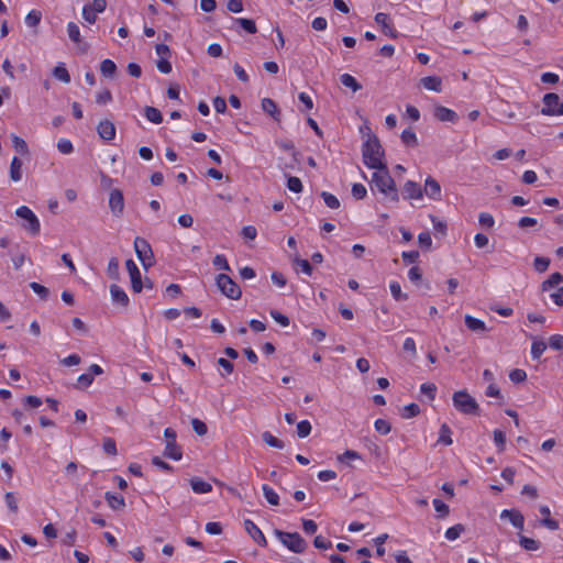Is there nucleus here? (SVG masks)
<instances>
[{
  "label": "nucleus",
  "mask_w": 563,
  "mask_h": 563,
  "mask_svg": "<svg viewBox=\"0 0 563 563\" xmlns=\"http://www.w3.org/2000/svg\"><path fill=\"white\" fill-rule=\"evenodd\" d=\"M363 163L371 169H382L384 151L377 136H369L362 146Z\"/></svg>",
  "instance_id": "nucleus-1"
},
{
  "label": "nucleus",
  "mask_w": 563,
  "mask_h": 563,
  "mask_svg": "<svg viewBox=\"0 0 563 563\" xmlns=\"http://www.w3.org/2000/svg\"><path fill=\"white\" fill-rule=\"evenodd\" d=\"M372 183L377 190L384 194L390 201L395 203L399 201V194L395 180L390 176L386 164L382 169H376V172L373 173Z\"/></svg>",
  "instance_id": "nucleus-2"
},
{
  "label": "nucleus",
  "mask_w": 563,
  "mask_h": 563,
  "mask_svg": "<svg viewBox=\"0 0 563 563\" xmlns=\"http://www.w3.org/2000/svg\"><path fill=\"white\" fill-rule=\"evenodd\" d=\"M275 537L294 553H303L307 548V541L298 532H285L279 529L274 530Z\"/></svg>",
  "instance_id": "nucleus-3"
},
{
  "label": "nucleus",
  "mask_w": 563,
  "mask_h": 563,
  "mask_svg": "<svg viewBox=\"0 0 563 563\" xmlns=\"http://www.w3.org/2000/svg\"><path fill=\"white\" fill-rule=\"evenodd\" d=\"M453 406L464 415H478L479 406L466 390H459L453 394Z\"/></svg>",
  "instance_id": "nucleus-4"
},
{
  "label": "nucleus",
  "mask_w": 563,
  "mask_h": 563,
  "mask_svg": "<svg viewBox=\"0 0 563 563\" xmlns=\"http://www.w3.org/2000/svg\"><path fill=\"white\" fill-rule=\"evenodd\" d=\"M15 214L24 220L22 228L31 235H37L41 230V223L35 213L26 206H21L15 210Z\"/></svg>",
  "instance_id": "nucleus-5"
},
{
  "label": "nucleus",
  "mask_w": 563,
  "mask_h": 563,
  "mask_svg": "<svg viewBox=\"0 0 563 563\" xmlns=\"http://www.w3.org/2000/svg\"><path fill=\"white\" fill-rule=\"evenodd\" d=\"M134 251L136 253L137 258L144 266V268H148L154 264V254L150 243L143 238H135L134 240Z\"/></svg>",
  "instance_id": "nucleus-6"
},
{
  "label": "nucleus",
  "mask_w": 563,
  "mask_h": 563,
  "mask_svg": "<svg viewBox=\"0 0 563 563\" xmlns=\"http://www.w3.org/2000/svg\"><path fill=\"white\" fill-rule=\"evenodd\" d=\"M217 286L220 291L230 299H239L242 295L238 284L227 274L218 275Z\"/></svg>",
  "instance_id": "nucleus-7"
},
{
  "label": "nucleus",
  "mask_w": 563,
  "mask_h": 563,
  "mask_svg": "<svg viewBox=\"0 0 563 563\" xmlns=\"http://www.w3.org/2000/svg\"><path fill=\"white\" fill-rule=\"evenodd\" d=\"M544 107L541 113L544 115H563V100L554 92L545 93L543 97Z\"/></svg>",
  "instance_id": "nucleus-8"
},
{
  "label": "nucleus",
  "mask_w": 563,
  "mask_h": 563,
  "mask_svg": "<svg viewBox=\"0 0 563 563\" xmlns=\"http://www.w3.org/2000/svg\"><path fill=\"white\" fill-rule=\"evenodd\" d=\"M164 435L167 439L165 450H164V456L179 461L183 456L180 448L176 443V432L172 428H166L164 430Z\"/></svg>",
  "instance_id": "nucleus-9"
},
{
  "label": "nucleus",
  "mask_w": 563,
  "mask_h": 563,
  "mask_svg": "<svg viewBox=\"0 0 563 563\" xmlns=\"http://www.w3.org/2000/svg\"><path fill=\"white\" fill-rule=\"evenodd\" d=\"M109 208L113 216L121 217L124 210V198L120 189H112L109 195Z\"/></svg>",
  "instance_id": "nucleus-10"
},
{
  "label": "nucleus",
  "mask_w": 563,
  "mask_h": 563,
  "mask_svg": "<svg viewBox=\"0 0 563 563\" xmlns=\"http://www.w3.org/2000/svg\"><path fill=\"white\" fill-rule=\"evenodd\" d=\"M125 266L131 278L132 290L134 292H141L143 289V283L139 267L133 260H128L125 262Z\"/></svg>",
  "instance_id": "nucleus-11"
},
{
  "label": "nucleus",
  "mask_w": 563,
  "mask_h": 563,
  "mask_svg": "<svg viewBox=\"0 0 563 563\" xmlns=\"http://www.w3.org/2000/svg\"><path fill=\"white\" fill-rule=\"evenodd\" d=\"M244 528L249 536L261 547L267 545V540L262 530L250 519L244 520Z\"/></svg>",
  "instance_id": "nucleus-12"
},
{
  "label": "nucleus",
  "mask_w": 563,
  "mask_h": 563,
  "mask_svg": "<svg viewBox=\"0 0 563 563\" xmlns=\"http://www.w3.org/2000/svg\"><path fill=\"white\" fill-rule=\"evenodd\" d=\"M67 33L69 38L77 44L81 53H86L89 49L88 43L81 40L79 26L75 22L67 24Z\"/></svg>",
  "instance_id": "nucleus-13"
},
{
  "label": "nucleus",
  "mask_w": 563,
  "mask_h": 563,
  "mask_svg": "<svg viewBox=\"0 0 563 563\" xmlns=\"http://www.w3.org/2000/svg\"><path fill=\"white\" fill-rule=\"evenodd\" d=\"M375 22L383 27L384 34L390 36L391 38H396L398 36V32L390 25V18L387 13L378 12L375 15Z\"/></svg>",
  "instance_id": "nucleus-14"
},
{
  "label": "nucleus",
  "mask_w": 563,
  "mask_h": 563,
  "mask_svg": "<svg viewBox=\"0 0 563 563\" xmlns=\"http://www.w3.org/2000/svg\"><path fill=\"white\" fill-rule=\"evenodd\" d=\"M98 135L104 141H111L115 137V126L110 120H102L97 126Z\"/></svg>",
  "instance_id": "nucleus-15"
},
{
  "label": "nucleus",
  "mask_w": 563,
  "mask_h": 563,
  "mask_svg": "<svg viewBox=\"0 0 563 563\" xmlns=\"http://www.w3.org/2000/svg\"><path fill=\"white\" fill-rule=\"evenodd\" d=\"M402 196L405 199H421L423 191L418 183L408 180L404 185Z\"/></svg>",
  "instance_id": "nucleus-16"
},
{
  "label": "nucleus",
  "mask_w": 563,
  "mask_h": 563,
  "mask_svg": "<svg viewBox=\"0 0 563 563\" xmlns=\"http://www.w3.org/2000/svg\"><path fill=\"white\" fill-rule=\"evenodd\" d=\"M422 191L432 200L441 199V186L439 181L432 177H428L426 179L424 188Z\"/></svg>",
  "instance_id": "nucleus-17"
},
{
  "label": "nucleus",
  "mask_w": 563,
  "mask_h": 563,
  "mask_svg": "<svg viewBox=\"0 0 563 563\" xmlns=\"http://www.w3.org/2000/svg\"><path fill=\"white\" fill-rule=\"evenodd\" d=\"M110 295H111V299L114 303L120 305L122 307L129 306V302H130L129 297H128L126 292L120 286L112 284L110 286Z\"/></svg>",
  "instance_id": "nucleus-18"
},
{
  "label": "nucleus",
  "mask_w": 563,
  "mask_h": 563,
  "mask_svg": "<svg viewBox=\"0 0 563 563\" xmlns=\"http://www.w3.org/2000/svg\"><path fill=\"white\" fill-rule=\"evenodd\" d=\"M434 117L441 122H453L454 123L459 119V115L456 114L455 111H453L446 107H443V106L435 107Z\"/></svg>",
  "instance_id": "nucleus-19"
},
{
  "label": "nucleus",
  "mask_w": 563,
  "mask_h": 563,
  "mask_svg": "<svg viewBox=\"0 0 563 563\" xmlns=\"http://www.w3.org/2000/svg\"><path fill=\"white\" fill-rule=\"evenodd\" d=\"M262 109L264 112L269 114L275 121L280 120V112L276 102L271 98H264L262 100Z\"/></svg>",
  "instance_id": "nucleus-20"
},
{
  "label": "nucleus",
  "mask_w": 563,
  "mask_h": 563,
  "mask_svg": "<svg viewBox=\"0 0 563 563\" xmlns=\"http://www.w3.org/2000/svg\"><path fill=\"white\" fill-rule=\"evenodd\" d=\"M420 82L428 90H432V91H435V92H441L442 91V80L438 76L423 77L420 80Z\"/></svg>",
  "instance_id": "nucleus-21"
},
{
  "label": "nucleus",
  "mask_w": 563,
  "mask_h": 563,
  "mask_svg": "<svg viewBox=\"0 0 563 563\" xmlns=\"http://www.w3.org/2000/svg\"><path fill=\"white\" fill-rule=\"evenodd\" d=\"M465 325L473 332H485L487 330L484 321L466 314L464 318Z\"/></svg>",
  "instance_id": "nucleus-22"
},
{
  "label": "nucleus",
  "mask_w": 563,
  "mask_h": 563,
  "mask_svg": "<svg viewBox=\"0 0 563 563\" xmlns=\"http://www.w3.org/2000/svg\"><path fill=\"white\" fill-rule=\"evenodd\" d=\"M190 485L196 494H207L212 490L211 484L200 478H192Z\"/></svg>",
  "instance_id": "nucleus-23"
},
{
  "label": "nucleus",
  "mask_w": 563,
  "mask_h": 563,
  "mask_svg": "<svg viewBox=\"0 0 563 563\" xmlns=\"http://www.w3.org/2000/svg\"><path fill=\"white\" fill-rule=\"evenodd\" d=\"M100 73L107 78H113L117 73V65L111 59H103L100 64Z\"/></svg>",
  "instance_id": "nucleus-24"
},
{
  "label": "nucleus",
  "mask_w": 563,
  "mask_h": 563,
  "mask_svg": "<svg viewBox=\"0 0 563 563\" xmlns=\"http://www.w3.org/2000/svg\"><path fill=\"white\" fill-rule=\"evenodd\" d=\"M104 498H106L108 505L114 510H118V509L124 507V505H125L124 498L121 495H115L110 492H107L104 495Z\"/></svg>",
  "instance_id": "nucleus-25"
},
{
  "label": "nucleus",
  "mask_w": 563,
  "mask_h": 563,
  "mask_svg": "<svg viewBox=\"0 0 563 563\" xmlns=\"http://www.w3.org/2000/svg\"><path fill=\"white\" fill-rule=\"evenodd\" d=\"M22 162L20 158H18L16 156H14L11 161V165H10V178L13 180V181H19L21 180L22 178Z\"/></svg>",
  "instance_id": "nucleus-26"
},
{
  "label": "nucleus",
  "mask_w": 563,
  "mask_h": 563,
  "mask_svg": "<svg viewBox=\"0 0 563 563\" xmlns=\"http://www.w3.org/2000/svg\"><path fill=\"white\" fill-rule=\"evenodd\" d=\"M144 115L150 122L155 124H159L163 121L161 111L154 107L146 106L144 109Z\"/></svg>",
  "instance_id": "nucleus-27"
},
{
  "label": "nucleus",
  "mask_w": 563,
  "mask_h": 563,
  "mask_svg": "<svg viewBox=\"0 0 563 563\" xmlns=\"http://www.w3.org/2000/svg\"><path fill=\"white\" fill-rule=\"evenodd\" d=\"M563 282V275L561 273H553L550 275V277L544 280L541 285L542 291H547L550 288H553L558 286L560 283Z\"/></svg>",
  "instance_id": "nucleus-28"
},
{
  "label": "nucleus",
  "mask_w": 563,
  "mask_h": 563,
  "mask_svg": "<svg viewBox=\"0 0 563 563\" xmlns=\"http://www.w3.org/2000/svg\"><path fill=\"white\" fill-rule=\"evenodd\" d=\"M519 544L527 551H537L541 545L538 540L528 538L523 534H519Z\"/></svg>",
  "instance_id": "nucleus-29"
},
{
  "label": "nucleus",
  "mask_w": 563,
  "mask_h": 563,
  "mask_svg": "<svg viewBox=\"0 0 563 563\" xmlns=\"http://www.w3.org/2000/svg\"><path fill=\"white\" fill-rule=\"evenodd\" d=\"M262 490H263V494L269 505H272V506L279 505V496L271 486L264 484L262 486Z\"/></svg>",
  "instance_id": "nucleus-30"
},
{
  "label": "nucleus",
  "mask_w": 563,
  "mask_h": 563,
  "mask_svg": "<svg viewBox=\"0 0 563 563\" xmlns=\"http://www.w3.org/2000/svg\"><path fill=\"white\" fill-rule=\"evenodd\" d=\"M547 350V344L542 340L534 339L531 344V356L533 360H539Z\"/></svg>",
  "instance_id": "nucleus-31"
},
{
  "label": "nucleus",
  "mask_w": 563,
  "mask_h": 563,
  "mask_svg": "<svg viewBox=\"0 0 563 563\" xmlns=\"http://www.w3.org/2000/svg\"><path fill=\"white\" fill-rule=\"evenodd\" d=\"M400 137L407 146L416 147L418 145L417 135L411 129L404 130Z\"/></svg>",
  "instance_id": "nucleus-32"
},
{
  "label": "nucleus",
  "mask_w": 563,
  "mask_h": 563,
  "mask_svg": "<svg viewBox=\"0 0 563 563\" xmlns=\"http://www.w3.org/2000/svg\"><path fill=\"white\" fill-rule=\"evenodd\" d=\"M107 274L111 279L118 280L120 278L119 261L117 257L110 258L107 267Z\"/></svg>",
  "instance_id": "nucleus-33"
},
{
  "label": "nucleus",
  "mask_w": 563,
  "mask_h": 563,
  "mask_svg": "<svg viewBox=\"0 0 563 563\" xmlns=\"http://www.w3.org/2000/svg\"><path fill=\"white\" fill-rule=\"evenodd\" d=\"M340 81L343 86L351 88L353 91H357L362 88L358 81L350 74L341 75Z\"/></svg>",
  "instance_id": "nucleus-34"
},
{
  "label": "nucleus",
  "mask_w": 563,
  "mask_h": 563,
  "mask_svg": "<svg viewBox=\"0 0 563 563\" xmlns=\"http://www.w3.org/2000/svg\"><path fill=\"white\" fill-rule=\"evenodd\" d=\"M53 76L65 84L70 82V75L63 64L53 69Z\"/></svg>",
  "instance_id": "nucleus-35"
},
{
  "label": "nucleus",
  "mask_w": 563,
  "mask_h": 563,
  "mask_svg": "<svg viewBox=\"0 0 563 563\" xmlns=\"http://www.w3.org/2000/svg\"><path fill=\"white\" fill-rule=\"evenodd\" d=\"M262 439L267 445L272 448L284 449L285 446L282 440L277 439L268 431L263 432Z\"/></svg>",
  "instance_id": "nucleus-36"
},
{
  "label": "nucleus",
  "mask_w": 563,
  "mask_h": 563,
  "mask_svg": "<svg viewBox=\"0 0 563 563\" xmlns=\"http://www.w3.org/2000/svg\"><path fill=\"white\" fill-rule=\"evenodd\" d=\"M93 383V376L91 373H84L78 376L77 383L75 384V388L77 389H86Z\"/></svg>",
  "instance_id": "nucleus-37"
},
{
  "label": "nucleus",
  "mask_w": 563,
  "mask_h": 563,
  "mask_svg": "<svg viewBox=\"0 0 563 563\" xmlns=\"http://www.w3.org/2000/svg\"><path fill=\"white\" fill-rule=\"evenodd\" d=\"M12 140V145L13 147L21 154V155H27L29 154V147H27V144L26 142L21 139L20 136L18 135H12L11 137Z\"/></svg>",
  "instance_id": "nucleus-38"
},
{
  "label": "nucleus",
  "mask_w": 563,
  "mask_h": 563,
  "mask_svg": "<svg viewBox=\"0 0 563 563\" xmlns=\"http://www.w3.org/2000/svg\"><path fill=\"white\" fill-rule=\"evenodd\" d=\"M389 289H390V292L395 300H397V301L407 300L408 296H407V294H404L401 291V287L398 282H391L389 284Z\"/></svg>",
  "instance_id": "nucleus-39"
},
{
  "label": "nucleus",
  "mask_w": 563,
  "mask_h": 563,
  "mask_svg": "<svg viewBox=\"0 0 563 563\" xmlns=\"http://www.w3.org/2000/svg\"><path fill=\"white\" fill-rule=\"evenodd\" d=\"M41 19H42L41 12L36 11V10H32L25 16V24L29 27H35L40 24Z\"/></svg>",
  "instance_id": "nucleus-40"
},
{
  "label": "nucleus",
  "mask_w": 563,
  "mask_h": 563,
  "mask_svg": "<svg viewBox=\"0 0 563 563\" xmlns=\"http://www.w3.org/2000/svg\"><path fill=\"white\" fill-rule=\"evenodd\" d=\"M235 22L239 23L241 27L250 34H254L257 32L256 24L251 19L238 18L235 19Z\"/></svg>",
  "instance_id": "nucleus-41"
},
{
  "label": "nucleus",
  "mask_w": 563,
  "mask_h": 563,
  "mask_svg": "<svg viewBox=\"0 0 563 563\" xmlns=\"http://www.w3.org/2000/svg\"><path fill=\"white\" fill-rule=\"evenodd\" d=\"M451 429L446 423H443L440 428L439 442L445 445L452 444Z\"/></svg>",
  "instance_id": "nucleus-42"
},
{
  "label": "nucleus",
  "mask_w": 563,
  "mask_h": 563,
  "mask_svg": "<svg viewBox=\"0 0 563 563\" xmlns=\"http://www.w3.org/2000/svg\"><path fill=\"white\" fill-rule=\"evenodd\" d=\"M419 413L420 407L417 404L412 402L404 407L401 417L405 419H410L418 416Z\"/></svg>",
  "instance_id": "nucleus-43"
},
{
  "label": "nucleus",
  "mask_w": 563,
  "mask_h": 563,
  "mask_svg": "<svg viewBox=\"0 0 563 563\" xmlns=\"http://www.w3.org/2000/svg\"><path fill=\"white\" fill-rule=\"evenodd\" d=\"M465 530L464 526L457 523L445 531V538L450 541L456 540L461 533Z\"/></svg>",
  "instance_id": "nucleus-44"
},
{
  "label": "nucleus",
  "mask_w": 563,
  "mask_h": 563,
  "mask_svg": "<svg viewBox=\"0 0 563 563\" xmlns=\"http://www.w3.org/2000/svg\"><path fill=\"white\" fill-rule=\"evenodd\" d=\"M30 288L36 294L40 296L41 299L43 300H46L49 296V290L48 288H46L45 286L36 283V282H32L30 283Z\"/></svg>",
  "instance_id": "nucleus-45"
},
{
  "label": "nucleus",
  "mask_w": 563,
  "mask_h": 563,
  "mask_svg": "<svg viewBox=\"0 0 563 563\" xmlns=\"http://www.w3.org/2000/svg\"><path fill=\"white\" fill-rule=\"evenodd\" d=\"M550 265V258L544 256H537L533 261V267L539 273H544Z\"/></svg>",
  "instance_id": "nucleus-46"
},
{
  "label": "nucleus",
  "mask_w": 563,
  "mask_h": 563,
  "mask_svg": "<svg viewBox=\"0 0 563 563\" xmlns=\"http://www.w3.org/2000/svg\"><path fill=\"white\" fill-rule=\"evenodd\" d=\"M321 197L323 198L324 203L329 208L338 209L340 207V201L334 195L327 192V191H322Z\"/></svg>",
  "instance_id": "nucleus-47"
},
{
  "label": "nucleus",
  "mask_w": 563,
  "mask_h": 563,
  "mask_svg": "<svg viewBox=\"0 0 563 563\" xmlns=\"http://www.w3.org/2000/svg\"><path fill=\"white\" fill-rule=\"evenodd\" d=\"M311 432V423L308 420H302L297 424V434L299 438H306Z\"/></svg>",
  "instance_id": "nucleus-48"
},
{
  "label": "nucleus",
  "mask_w": 563,
  "mask_h": 563,
  "mask_svg": "<svg viewBox=\"0 0 563 563\" xmlns=\"http://www.w3.org/2000/svg\"><path fill=\"white\" fill-rule=\"evenodd\" d=\"M287 188L292 192H300L302 191V183L298 177L290 176L287 180Z\"/></svg>",
  "instance_id": "nucleus-49"
},
{
  "label": "nucleus",
  "mask_w": 563,
  "mask_h": 563,
  "mask_svg": "<svg viewBox=\"0 0 563 563\" xmlns=\"http://www.w3.org/2000/svg\"><path fill=\"white\" fill-rule=\"evenodd\" d=\"M212 264L216 268L222 269V271H230V265L227 261V257L222 254H218L214 256Z\"/></svg>",
  "instance_id": "nucleus-50"
},
{
  "label": "nucleus",
  "mask_w": 563,
  "mask_h": 563,
  "mask_svg": "<svg viewBox=\"0 0 563 563\" xmlns=\"http://www.w3.org/2000/svg\"><path fill=\"white\" fill-rule=\"evenodd\" d=\"M509 378L515 384L522 383L527 379V373L523 369L516 368L509 373Z\"/></svg>",
  "instance_id": "nucleus-51"
},
{
  "label": "nucleus",
  "mask_w": 563,
  "mask_h": 563,
  "mask_svg": "<svg viewBox=\"0 0 563 563\" xmlns=\"http://www.w3.org/2000/svg\"><path fill=\"white\" fill-rule=\"evenodd\" d=\"M375 430L380 434H387L390 432L391 426L385 419H377L374 423Z\"/></svg>",
  "instance_id": "nucleus-52"
},
{
  "label": "nucleus",
  "mask_w": 563,
  "mask_h": 563,
  "mask_svg": "<svg viewBox=\"0 0 563 563\" xmlns=\"http://www.w3.org/2000/svg\"><path fill=\"white\" fill-rule=\"evenodd\" d=\"M478 222L482 227L490 229L495 224L494 217L490 213L482 212L478 216Z\"/></svg>",
  "instance_id": "nucleus-53"
},
{
  "label": "nucleus",
  "mask_w": 563,
  "mask_h": 563,
  "mask_svg": "<svg viewBox=\"0 0 563 563\" xmlns=\"http://www.w3.org/2000/svg\"><path fill=\"white\" fill-rule=\"evenodd\" d=\"M494 442L497 445L499 452L505 450L506 435L501 430L496 429L494 431Z\"/></svg>",
  "instance_id": "nucleus-54"
},
{
  "label": "nucleus",
  "mask_w": 563,
  "mask_h": 563,
  "mask_svg": "<svg viewBox=\"0 0 563 563\" xmlns=\"http://www.w3.org/2000/svg\"><path fill=\"white\" fill-rule=\"evenodd\" d=\"M217 362H218V365L221 366L223 369V372H221L222 377H225L227 375H230L233 372L234 366L229 360H227L224 357H220V358H218Z\"/></svg>",
  "instance_id": "nucleus-55"
},
{
  "label": "nucleus",
  "mask_w": 563,
  "mask_h": 563,
  "mask_svg": "<svg viewBox=\"0 0 563 563\" xmlns=\"http://www.w3.org/2000/svg\"><path fill=\"white\" fill-rule=\"evenodd\" d=\"M549 345L555 351H563V335L553 334L549 339Z\"/></svg>",
  "instance_id": "nucleus-56"
},
{
  "label": "nucleus",
  "mask_w": 563,
  "mask_h": 563,
  "mask_svg": "<svg viewBox=\"0 0 563 563\" xmlns=\"http://www.w3.org/2000/svg\"><path fill=\"white\" fill-rule=\"evenodd\" d=\"M294 264L299 266L301 268L302 273H305L306 275L310 276L312 274V271H313L312 266L307 260H302V258H299L298 256H296L294 258Z\"/></svg>",
  "instance_id": "nucleus-57"
},
{
  "label": "nucleus",
  "mask_w": 563,
  "mask_h": 563,
  "mask_svg": "<svg viewBox=\"0 0 563 563\" xmlns=\"http://www.w3.org/2000/svg\"><path fill=\"white\" fill-rule=\"evenodd\" d=\"M57 148L62 154H70L74 151L73 143L67 139H60L57 142Z\"/></svg>",
  "instance_id": "nucleus-58"
},
{
  "label": "nucleus",
  "mask_w": 563,
  "mask_h": 563,
  "mask_svg": "<svg viewBox=\"0 0 563 563\" xmlns=\"http://www.w3.org/2000/svg\"><path fill=\"white\" fill-rule=\"evenodd\" d=\"M367 190L363 184H354L352 186V196L357 199H364L366 197Z\"/></svg>",
  "instance_id": "nucleus-59"
},
{
  "label": "nucleus",
  "mask_w": 563,
  "mask_h": 563,
  "mask_svg": "<svg viewBox=\"0 0 563 563\" xmlns=\"http://www.w3.org/2000/svg\"><path fill=\"white\" fill-rule=\"evenodd\" d=\"M422 394H426L430 400L435 398L437 386L433 383H424L420 386Z\"/></svg>",
  "instance_id": "nucleus-60"
},
{
  "label": "nucleus",
  "mask_w": 563,
  "mask_h": 563,
  "mask_svg": "<svg viewBox=\"0 0 563 563\" xmlns=\"http://www.w3.org/2000/svg\"><path fill=\"white\" fill-rule=\"evenodd\" d=\"M82 18L88 22V23H95L96 20H97V12L95 10L91 9V7L89 4H86L84 8H82Z\"/></svg>",
  "instance_id": "nucleus-61"
},
{
  "label": "nucleus",
  "mask_w": 563,
  "mask_h": 563,
  "mask_svg": "<svg viewBox=\"0 0 563 563\" xmlns=\"http://www.w3.org/2000/svg\"><path fill=\"white\" fill-rule=\"evenodd\" d=\"M191 424L198 435H205L208 431L207 424L197 418L192 419Z\"/></svg>",
  "instance_id": "nucleus-62"
},
{
  "label": "nucleus",
  "mask_w": 563,
  "mask_h": 563,
  "mask_svg": "<svg viewBox=\"0 0 563 563\" xmlns=\"http://www.w3.org/2000/svg\"><path fill=\"white\" fill-rule=\"evenodd\" d=\"M508 519L515 528L523 529L525 518L520 511L516 510Z\"/></svg>",
  "instance_id": "nucleus-63"
},
{
  "label": "nucleus",
  "mask_w": 563,
  "mask_h": 563,
  "mask_svg": "<svg viewBox=\"0 0 563 563\" xmlns=\"http://www.w3.org/2000/svg\"><path fill=\"white\" fill-rule=\"evenodd\" d=\"M103 451L109 455H117V444L111 438H107L102 444Z\"/></svg>",
  "instance_id": "nucleus-64"
}]
</instances>
